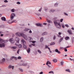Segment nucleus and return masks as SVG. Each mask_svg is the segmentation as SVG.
Listing matches in <instances>:
<instances>
[{
  "label": "nucleus",
  "mask_w": 74,
  "mask_h": 74,
  "mask_svg": "<svg viewBox=\"0 0 74 74\" xmlns=\"http://www.w3.org/2000/svg\"><path fill=\"white\" fill-rule=\"evenodd\" d=\"M16 36H18L19 37H23L25 40H29V42H32L33 41V38L30 37H27V35H25L24 34L19 32H17L15 34Z\"/></svg>",
  "instance_id": "f257e3e1"
},
{
  "label": "nucleus",
  "mask_w": 74,
  "mask_h": 74,
  "mask_svg": "<svg viewBox=\"0 0 74 74\" xmlns=\"http://www.w3.org/2000/svg\"><path fill=\"white\" fill-rule=\"evenodd\" d=\"M54 25L57 28L60 29L61 27V25H60V22L59 20H55L54 21Z\"/></svg>",
  "instance_id": "f03ea898"
},
{
  "label": "nucleus",
  "mask_w": 74,
  "mask_h": 74,
  "mask_svg": "<svg viewBox=\"0 0 74 74\" xmlns=\"http://www.w3.org/2000/svg\"><path fill=\"white\" fill-rule=\"evenodd\" d=\"M6 43V41L4 40H3L0 38V47L4 48Z\"/></svg>",
  "instance_id": "7ed1b4c3"
},
{
  "label": "nucleus",
  "mask_w": 74,
  "mask_h": 74,
  "mask_svg": "<svg viewBox=\"0 0 74 74\" xmlns=\"http://www.w3.org/2000/svg\"><path fill=\"white\" fill-rule=\"evenodd\" d=\"M21 42L23 44V46L24 48L25 49H26V48H27V47L25 45L26 44V41L23 39H22L21 40Z\"/></svg>",
  "instance_id": "20e7f679"
},
{
  "label": "nucleus",
  "mask_w": 74,
  "mask_h": 74,
  "mask_svg": "<svg viewBox=\"0 0 74 74\" xmlns=\"http://www.w3.org/2000/svg\"><path fill=\"white\" fill-rule=\"evenodd\" d=\"M16 41L17 42L16 43V45L17 46H18L19 44V38L18 37H16Z\"/></svg>",
  "instance_id": "39448f33"
},
{
  "label": "nucleus",
  "mask_w": 74,
  "mask_h": 74,
  "mask_svg": "<svg viewBox=\"0 0 74 74\" xmlns=\"http://www.w3.org/2000/svg\"><path fill=\"white\" fill-rule=\"evenodd\" d=\"M13 22L16 23V21L15 20L12 21V20L11 19L8 21V23L9 24H10V23H13Z\"/></svg>",
  "instance_id": "423d86ee"
},
{
  "label": "nucleus",
  "mask_w": 74,
  "mask_h": 74,
  "mask_svg": "<svg viewBox=\"0 0 74 74\" xmlns=\"http://www.w3.org/2000/svg\"><path fill=\"white\" fill-rule=\"evenodd\" d=\"M15 16V14L14 13H13L11 14L10 16V19L11 20H12L14 19V17Z\"/></svg>",
  "instance_id": "0eeeda50"
},
{
  "label": "nucleus",
  "mask_w": 74,
  "mask_h": 74,
  "mask_svg": "<svg viewBox=\"0 0 74 74\" xmlns=\"http://www.w3.org/2000/svg\"><path fill=\"white\" fill-rule=\"evenodd\" d=\"M9 41L10 42L11 44H13V43H14V39L12 38H11L9 40Z\"/></svg>",
  "instance_id": "6e6552de"
},
{
  "label": "nucleus",
  "mask_w": 74,
  "mask_h": 74,
  "mask_svg": "<svg viewBox=\"0 0 74 74\" xmlns=\"http://www.w3.org/2000/svg\"><path fill=\"white\" fill-rule=\"evenodd\" d=\"M5 61V58H3L2 60L0 61V63H3V62H4Z\"/></svg>",
  "instance_id": "1a4fd4ad"
},
{
  "label": "nucleus",
  "mask_w": 74,
  "mask_h": 74,
  "mask_svg": "<svg viewBox=\"0 0 74 74\" xmlns=\"http://www.w3.org/2000/svg\"><path fill=\"white\" fill-rule=\"evenodd\" d=\"M67 32L69 33V34H72V32H71V29L68 30Z\"/></svg>",
  "instance_id": "9d476101"
},
{
  "label": "nucleus",
  "mask_w": 74,
  "mask_h": 74,
  "mask_svg": "<svg viewBox=\"0 0 74 74\" xmlns=\"http://www.w3.org/2000/svg\"><path fill=\"white\" fill-rule=\"evenodd\" d=\"M55 11V10L51 9L49 11V12L50 13H53V12H54Z\"/></svg>",
  "instance_id": "9b49d317"
},
{
  "label": "nucleus",
  "mask_w": 74,
  "mask_h": 74,
  "mask_svg": "<svg viewBox=\"0 0 74 74\" xmlns=\"http://www.w3.org/2000/svg\"><path fill=\"white\" fill-rule=\"evenodd\" d=\"M1 19L3 21H6V18L4 17H2L1 18Z\"/></svg>",
  "instance_id": "f8f14e48"
},
{
  "label": "nucleus",
  "mask_w": 74,
  "mask_h": 74,
  "mask_svg": "<svg viewBox=\"0 0 74 74\" xmlns=\"http://www.w3.org/2000/svg\"><path fill=\"white\" fill-rule=\"evenodd\" d=\"M30 30V29H29L27 28H25L24 29V31H25V32H27V31H28V30Z\"/></svg>",
  "instance_id": "ddd939ff"
},
{
  "label": "nucleus",
  "mask_w": 74,
  "mask_h": 74,
  "mask_svg": "<svg viewBox=\"0 0 74 74\" xmlns=\"http://www.w3.org/2000/svg\"><path fill=\"white\" fill-rule=\"evenodd\" d=\"M8 68H9V69H11V68H12V69L13 70H14V66H12L11 65H10L9 66Z\"/></svg>",
  "instance_id": "4468645a"
},
{
  "label": "nucleus",
  "mask_w": 74,
  "mask_h": 74,
  "mask_svg": "<svg viewBox=\"0 0 74 74\" xmlns=\"http://www.w3.org/2000/svg\"><path fill=\"white\" fill-rule=\"evenodd\" d=\"M58 4H59V3H58V2H57L56 3L54 4L55 7H58Z\"/></svg>",
  "instance_id": "2eb2a0df"
},
{
  "label": "nucleus",
  "mask_w": 74,
  "mask_h": 74,
  "mask_svg": "<svg viewBox=\"0 0 74 74\" xmlns=\"http://www.w3.org/2000/svg\"><path fill=\"white\" fill-rule=\"evenodd\" d=\"M48 33L47 32H45L42 34V36H44L45 35H47Z\"/></svg>",
  "instance_id": "dca6fc26"
},
{
  "label": "nucleus",
  "mask_w": 74,
  "mask_h": 74,
  "mask_svg": "<svg viewBox=\"0 0 74 74\" xmlns=\"http://www.w3.org/2000/svg\"><path fill=\"white\" fill-rule=\"evenodd\" d=\"M36 25L37 26H41V27H42V25H41L40 24H36Z\"/></svg>",
  "instance_id": "f3484780"
},
{
  "label": "nucleus",
  "mask_w": 74,
  "mask_h": 74,
  "mask_svg": "<svg viewBox=\"0 0 74 74\" xmlns=\"http://www.w3.org/2000/svg\"><path fill=\"white\" fill-rule=\"evenodd\" d=\"M51 62L48 61L46 63V65H48V64H49V65H51Z\"/></svg>",
  "instance_id": "a211bd4d"
},
{
  "label": "nucleus",
  "mask_w": 74,
  "mask_h": 74,
  "mask_svg": "<svg viewBox=\"0 0 74 74\" xmlns=\"http://www.w3.org/2000/svg\"><path fill=\"white\" fill-rule=\"evenodd\" d=\"M27 64L23 63L21 65V66H27Z\"/></svg>",
  "instance_id": "6ab92c4d"
},
{
  "label": "nucleus",
  "mask_w": 74,
  "mask_h": 74,
  "mask_svg": "<svg viewBox=\"0 0 74 74\" xmlns=\"http://www.w3.org/2000/svg\"><path fill=\"white\" fill-rule=\"evenodd\" d=\"M47 22H48V23H52V22L51 21L49 20H47Z\"/></svg>",
  "instance_id": "aec40b11"
},
{
  "label": "nucleus",
  "mask_w": 74,
  "mask_h": 74,
  "mask_svg": "<svg viewBox=\"0 0 74 74\" xmlns=\"http://www.w3.org/2000/svg\"><path fill=\"white\" fill-rule=\"evenodd\" d=\"M16 48H17V47L16 46H14L11 47V48L13 49H16Z\"/></svg>",
  "instance_id": "412c9836"
},
{
  "label": "nucleus",
  "mask_w": 74,
  "mask_h": 74,
  "mask_svg": "<svg viewBox=\"0 0 74 74\" xmlns=\"http://www.w3.org/2000/svg\"><path fill=\"white\" fill-rule=\"evenodd\" d=\"M30 48H28L27 50V53H29L30 52Z\"/></svg>",
  "instance_id": "4be33fe9"
},
{
  "label": "nucleus",
  "mask_w": 74,
  "mask_h": 74,
  "mask_svg": "<svg viewBox=\"0 0 74 74\" xmlns=\"http://www.w3.org/2000/svg\"><path fill=\"white\" fill-rule=\"evenodd\" d=\"M53 61L54 63H56V62H57V59H54L53 60Z\"/></svg>",
  "instance_id": "5701e85b"
},
{
  "label": "nucleus",
  "mask_w": 74,
  "mask_h": 74,
  "mask_svg": "<svg viewBox=\"0 0 74 74\" xmlns=\"http://www.w3.org/2000/svg\"><path fill=\"white\" fill-rule=\"evenodd\" d=\"M29 73H30V74H34V72H33V71H29Z\"/></svg>",
  "instance_id": "b1692460"
},
{
  "label": "nucleus",
  "mask_w": 74,
  "mask_h": 74,
  "mask_svg": "<svg viewBox=\"0 0 74 74\" xmlns=\"http://www.w3.org/2000/svg\"><path fill=\"white\" fill-rule=\"evenodd\" d=\"M70 37H69V36H66V37L65 38V39L66 40H69V39Z\"/></svg>",
  "instance_id": "393cba45"
},
{
  "label": "nucleus",
  "mask_w": 74,
  "mask_h": 74,
  "mask_svg": "<svg viewBox=\"0 0 74 74\" xmlns=\"http://www.w3.org/2000/svg\"><path fill=\"white\" fill-rule=\"evenodd\" d=\"M66 71H67V72H69V73H70V69H66L65 70Z\"/></svg>",
  "instance_id": "a878e982"
},
{
  "label": "nucleus",
  "mask_w": 74,
  "mask_h": 74,
  "mask_svg": "<svg viewBox=\"0 0 74 74\" xmlns=\"http://www.w3.org/2000/svg\"><path fill=\"white\" fill-rule=\"evenodd\" d=\"M55 43L54 42H52L50 43V45H55Z\"/></svg>",
  "instance_id": "bb28decb"
},
{
  "label": "nucleus",
  "mask_w": 74,
  "mask_h": 74,
  "mask_svg": "<svg viewBox=\"0 0 74 74\" xmlns=\"http://www.w3.org/2000/svg\"><path fill=\"white\" fill-rule=\"evenodd\" d=\"M11 11L12 12H15V9H12Z\"/></svg>",
  "instance_id": "cd10ccee"
},
{
  "label": "nucleus",
  "mask_w": 74,
  "mask_h": 74,
  "mask_svg": "<svg viewBox=\"0 0 74 74\" xmlns=\"http://www.w3.org/2000/svg\"><path fill=\"white\" fill-rule=\"evenodd\" d=\"M43 38L42 37L40 38V42H42L43 41Z\"/></svg>",
  "instance_id": "c85d7f7f"
},
{
  "label": "nucleus",
  "mask_w": 74,
  "mask_h": 74,
  "mask_svg": "<svg viewBox=\"0 0 74 74\" xmlns=\"http://www.w3.org/2000/svg\"><path fill=\"white\" fill-rule=\"evenodd\" d=\"M49 74H54V73H53V71H50V72H49Z\"/></svg>",
  "instance_id": "c756f323"
},
{
  "label": "nucleus",
  "mask_w": 74,
  "mask_h": 74,
  "mask_svg": "<svg viewBox=\"0 0 74 74\" xmlns=\"http://www.w3.org/2000/svg\"><path fill=\"white\" fill-rule=\"evenodd\" d=\"M37 51L39 53H40V54L41 53V51H40V50H38Z\"/></svg>",
  "instance_id": "7c9ffc66"
},
{
  "label": "nucleus",
  "mask_w": 74,
  "mask_h": 74,
  "mask_svg": "<svg viewBox=\"0 0 74 74\" xmlns=\"http://www.w3.org/2000/svg\"><path fill=\"white\" fill-rule=\"evenodd\" d=\"M61 66H63V64L64 63V62H63V61H62L61 63Z\"/></svg>",
  "instance_id": "2f4dec72"
},
{
  "label": "nucleus",
  "mask_w": 74,
  "mask_h": 74,
  "mask_svg": "<svg viewBox=\"0 0 74 74\" xmlns=\"http://www.w3.org/2000/svg\"><path fill=\"white\" fill-rule=\"evenodd\" d=\"M18 47L19 48H22V45L21 44L19 45H18Z\"/></svg>",
  "instance_id": "473e14b6"
},
{
  "label": "nucleus",
  "mask_w": 74,
  "mask_h": 74,
  "mask_svg": "<svg viewBox=\"0 0 74 74\" xmlns=\"http://www.w3.org/2000/svg\"><path fill=\"white\" fill-rule=\"evenodd\" d=\"M63 40V38H62L60 40V42H61Z\"/></svg>",
  "instance_id": "72a5a7b5"
},
{
  "label": "nucleus",
  "mask_w": 74,
  "mask_h": 74,
  "mask_svg": "<svg viewBox=\"0 0 74 74\" xmlns=\"http://www.w3.org/2000/svg\"><path fill=\"white\" fill-rule=\"evenodd\" d=\"M65 26H66V27H69V25H68V24H66L65 25Z\"/></svg>",
  "instance_id": "f704fd0d"
},
{
  "label": "nucleus",
  "mask_w": 74,
  "mask_h": 74,
  "mask_svg": "<svg viewBox=\"0 0 74 74\" xmlns=\"http://www.w3.org/2000/svg\"><path fill=\"white\" fill-rule=\"evenodd\" d=\"M14 58H15L14 56H12L11 58H10V60H12V59H14Z\"/></svg>",
  "instance_id": "c9c22d12"
},
{
  "label": "nucleus",
  "mask_w": 74,
  "mask_h": 74,
  "mask_svg": "<svg viewBox=\"0 0 74 74\" xmlns=\"http://www.w3.org/2000/svg\"><path fill=\"white\" fill-rule=\"evenodd\" d=\"M64 14L65 15H66V16H68V14L64 12Z\"/></svg>",
  "instance_id": "e433bc0d"
},
{
  "label": "nucleus",
  "mask_w": 74,
  "mask_h": 74,
  "mask_svg": "<svg viewBox=\"0 0 74 74\" xmlns=\"http://www.w3.org/2000/svg\"><path fill=\"white\" fill-rule=\"evenodd\" d=\"M45 48H48V49H49V47H48V46L47 45L45 46Z\"/></svg>",
  "instance_id": "4c0bfd02"
},
{
  "label": "nucleus",
  "mask_w": 74,
  "mask_h": 74,
  "mask_svg": "<svg viewBox=\"0 0 74 74\" xmlns=\"http://www.w3.org/2000/svg\"><path fill=\"white\" fill-rule=\"evenodd\" d=\"M42 10V8H41L38 10V11H39V12H41Z\"/></svg>",
  "instance_id": "58836bf2"
},
{
  "label": "nucleus",
  "mask_w": 74,
  "mask_h": 74,
  "mask_svg": "<svg viewBox=\"0 0 74 74\" xmlns=\"http://www.w3.org/2000/svg\"><path fill=\"white\" fill-rule=\"evenodd\" d=\"M4 3H8V1H7V0H4Z\"/></svg>",
  "instance_id": "ea45409f"
},
{
  "label": "nucleus",
  "mask_w": 74,
  "mask_h": 74,
  "mask_svg": "<svg viewBox=\"0 0 74 74\" xmlns=\"http://www.w3.org/2000/svg\"><path fill=\"white\" fill-rule=\"evenodd\" d=\"M16 4H21V3L19 1L17 2H16Z\"/></svg>",
  "instance_id": "a19ab883"
},
{
  "label": "nucleus",
  "mask_w": 74,
  "mask_h": 74,
  "mask_svg": "<svg viewBox=\"0 0 74 74\" xmlns=\"http://www.w3.org/2000/svg\"><path fill=\"white\" fill-rule=\"evenodd\" d=\"M64 51H65V52H67V49H66V48H64Z\"/></svg>",
  "instance_id": "79ce46f5"
},
{
  "label": "nucleus",
  "mask_w": 74,
  "mask_h": 74,
  "mask_svg": "<svg viewBox=\"0 0 74 74\" xmlns=\"http://www.w3.org/2000/svg\"><path fill=\"white\" fill-rule=\"evenodd\" d=\"M58 51H59V50H58V49H56L55 50V51L56 52H57Z\"/></svg>",
  "instance_id": "37998d69"
},
{
  "label": "nucleus",
  "mask_w": 74,
  "mask_h": 74,
  "mask_svg": "<svg viewBox=\"0 0 74 74\" xmlns=\"http://www.w3.org/2000/svg\"><path fill=\"white\" fill-rule=\"evenodd\" d=\"M21 57L20 56H19L18 57V59H21Z\"/></svg>",
  "instance_id": "c03bdc74"
},
{
  "label": "nucleus",
  "mask_w": 74,
  "mask_h": 74,
  "mask_svg": "<svg viewBox=\"0 0 74 74\" xmlns=\"http://www.w3.org/2000/svg\"><path fill=\"white\" fill-rule=\"evenodd\" d=\"M63 18L61 19L60 20V22H63Z\"/></svg>",
  "instance_id": "a18cd8bd"
},
{
  "label": "nucleus",
  "mask_w": 74,
  "mask_h": 74,
  "mask_svg": "<svg viewBox=\"0 0 74 74\" xmlns=\"http://www.w3.org/2000/svg\"><path fill=\"white\" fill-rule=\"evenodd\" d=\"M32 42L33 44H34V43H35V42H36L35 41H32V42Z\"/></svg>",
  "instance_id": "49530a36"
},
{
  "label": "nucleus",
  "mask_w": 74,
  "mask_h": 74,
  "mask_svg": "<svg viewBox=\"0 0 74 74\" xmlns=\"http://www.w3.org/2000/svg\"><path fill=\"white\" fill-rule=\"evenodd\" d=\"M62 27L63 28H64V27H65L64 25L63 24H62Z\"/></svg>",
  "instance_id": "de8ad7c7"
},
{
  "label": "nucleus",
  "mask_w": 74,
  "mask_h": 74,
  "mask_svg": "<svg viewBox=\"0 0 74 74\" xmlns=\"http://www.w3.org/2000/svg\"><path fill=\"white\" fill-rule=\"evenodd\" d=\"M47 66H48L49 67H51V65H49V64L47 65Z\"/></svg>",
  "instance_id": "09e8293b"
},
{
  "label": "nucleus",
  "mask_w": 74,
  "mask_h": 74,
  "mask_svg": "<svg viewBox=\"0 0 74 74\" xmlns=\"http://www.w3.org/2000/svg\"><path fill=\"white\" fill-rule=\"evenodd\" d=\"M53 39L54 40H55V39H56V36H54L53 37Z\"/></svg>",
  "instance_id": "8fccbe9b"
},
{
  "label": "nucleus",
  "mask_w": 74,
  "mask_h": 74,
  "mask_svg": "<svg viewBox=\"0 0 74 74\" xmlns=\"http://www.w3.org/2000/svg\"><path fill=\"white\" fill-rule=\"evenodd\" d=\"M29 47H31V48H32V44L31 45H29Z\"/></svg>",
  "instance_id": "3c124183"
},
{
  "label": "nucleus",
  "mask_w": 74,
  "mask_h": 74,
  "mask_svg": "<svg viewBox=\"0 0 74 74\" xmlns=\"http://www.w3.org/2000/svg\"><path fill=\"white\" fill-rule=\"evenodd\" d=\"M57 36L58 37H60V38L62 37V36L60 35H58Z\"/></svg>",
  "instance_id": "603ef678"
},
{
  "label": "nucleus",
  "mask_w": 74,
  "mask_h": 74,
  "mask_svg": "<svg viewBox=\"0 0 74 74\" xmlns=\"http://www.w3.org/2000/svg\"><path fill=\"white\" fill-rule=\"evenodd\" d=\"M19 70H20V71H21L22 72H23V70H22V69L21 68H20Z\"/></svg>",
  "instance_id": "864d4df0"
},
{
  "label": "nucleus",
  "mask_w": 74,
  "mask_h": 74,
  "mask_svg": "<svg viewBox=\"0 0 74 74\" xmlns=\"http://www.w3.org/2000/svg\"><path fill=\"white\" fill-rule=\"evenodd\" d=\"M49 52L50 53H51L52 52V51H51V49H50V48H49Z\"/></svg>",
  "instance_id": "5fc2aeb1"
},
{
  "label": "nucleus",
  "mask_w": 74,
  "mask_h": 74,
  "mask_svg": "<svg viewBox=\"0 0 74 74\" xmlns=\"http://www.w3.org/2000/svg\"><path fill=\"white\" fill-rule=\"evenodd\" d=\"M19 49L17 51V53L19 54Z\"/></svg>",
  "instance_id": "6e6d98bb"
},
{
  "label": "nucleus",
  "mask_w": 74,
  "mask_h": 74,
  "mask_svg": "<svg viewBox=\"0 0 74 74\" xmlns=\"http://www.w3.org/2000/svg\"><path fill=\"white\" fill-rule=\"evenodd\" d=\"M70 46H67V47H66L64 48H65V49H66V48H70Z\"/></svg>",
  "instance_id": "4d7b16f0"
},
{
  "label": "nucleus",
  "mask_w": 74,
  "mask_h": 74,
  "mask_svg": "<svg viewBox=\"0 0 74 74\" xmlns=\"http://www.w3.org/2000/svg\"><path fill=\"white\" fill-rule=\"evenodd\" d=\"M32 33V32L31 30H30V31L29 32V33Z\"/></svg>",
  "instance_id": "13d9d810"
},
{
  "label": "nucleus",
  "mask_w": 74,
  "mask_h": 74,
  "mask_svg": "<svg viewBox=\"0 0 74 74\" xmlns=\"http://www.w3.org/2000/svg\"><path fill=\"white\" fill-rule=\"evenodd\" d=\"M0 27L1 28H3V25H1L0 26Z\"/></svg>",
  "instance_id": "bf43d9fd"
},
{
  "label": "nucleus",
  "mask_w": 74,
  "mask_h": 74,
  "mask_svg": "<svg viewBox=\"0 0 74 74\" xmlns=\"http://www.w3.org/2000/svg\"><path fill=\"white\" fill-rule=\"evenodd\" d=\"M14 59H15V60H16L17 59V58L15 57H14Z\"/></svg>",
  "instance_id": "052dcab7"
},
{
  "label": "nucleus",
  "mask_w": 74,
  "mask_h": 74,
  "mask_svg": "<svg viewBox=\"0 0 74 74\" xmlns=\"http://www.w3.org/2000/svg\"><path fill=\"white\" fill-rule=\"evenodd\" d=\"M47 23H43V25H47Z\"/></svg>",
  "instance_id": "680f3d73"
},
{
  "label": "nucleus",
  "mask_w": 74,
  "mask_h": 74,
  "mask_svg": "<svg viewBox=\"0 0 74 74\" xmlns=\"http://www.w3.org/2000/svg\"><path fill=\"white\" fill-rule=\"evenodd\" d=\"M60 49H63V47H60Z\"/></svg>",
  "instance_id": "e2e57ef3"
},
{
  "label": "nucleus",
  "mask_w": 74,
  "mask_h": 74,
  "mask_svg": "<svg viewBox=\"0 0 74 74\" xmlns=\"http://www.w3.org/2000/svg\"><path fill=\"white\" fill-rule=\"evenodd\" d=\"M43 74V72H41L39 73V74Z\"/></svg>",
  "instance_id": "0e129e2a"
},
{
  "label": "nucleus",
  "mask_w": 74,
  "mask_h": 74,
  "mask_svg": "<svg viewBox=\"0 0 74 74\" xmlns=\"http://www.w3.org/2000/svg\"><path fill=\"white\" fill-rule=\"evenodd\" d=\"M58 34H59V35H61V34H62V33L61 32H59L58 33Z\"/></svg>",
  "instance_id": "69168bd1"
},
{
  "label": "nucleus",
  "mask_w": 74,
  "mask_h": 74,
  "mask_svg": "<svg viewBox=\"0 0 74 74\" xmlns=\"http://www.w3.org/2000/svg\"><path fill=\"white\" fill-rule=\"evenodd\" d=\"M57 53H61L59 51H58Z\"/></svg>",
  "instance_id": "338daca9"
},
{
  "label": "nucleus",
  "mask_w": 74,
  "mask_h": 74,
  "mask_svg": "<svg viewBox=\"0 0 74 74\" xmlns=\"http://www.w3.org/2000/svg\"><path fill=\"white\" fill-rule=\"evenodd\" d=\"M1 37H3V34H1Z\"/></svg>",
  "instance_id": "774afa93"
}]
</instances>
